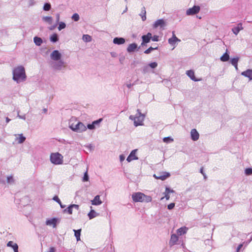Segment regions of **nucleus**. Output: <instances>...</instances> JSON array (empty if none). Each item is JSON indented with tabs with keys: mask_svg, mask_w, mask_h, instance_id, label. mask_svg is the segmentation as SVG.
Here are the masks:
<instances>
[{
	"mask_svg": "<svg viewBox=\"0 0 252 252\" xmlns=\"http://www.w3.org/2000/svg\"><path fill=\"white\" fill-rule=\"evenodd\" d=\"M189 228L186 226H183L176 230V233L174 234V245H179L184 247V241L185 235Z\"/></svg>",
	"mask_w": 252,
	"mask_h": 252,
	"instance_id": "f257e3e1",
	"label": "nucleus"
},
{
	"mask_svg": "<svg viewBox=\"0 0 252 252\" xmlns=\"http://www.w3.org/2000/svg\"><path fill=\"white\" fill-rule=\"evenodd\" d=\"M13 78L17 82L23 81L26 78L25 68L22 66H18L13 71Z\"/></svg>",
	"mask_w": 252,
	"mask_h": 252,
	"instance_id": "f03ea898",
	"label": "nucleus"
},
{
	"mask_svg": "<svg viewBox=\"0 0 252 252\" xmlns=\"http://www.w3.org/2000/svg\"><path fill=\"white\" fill-rule=\"evenodd\" d=\"M132 200L135 202H150L152 198L150 196L146 195L141 192L133 193L131 196Z\"/></svg>",
	"mask_w": 252,
	"mask_h": 252,
	"instance_id": "7ed1b4c3",
	"label": "nucleus"
},
{
	"mask_svg": "<svg viewBox=\"0 0 252 252\" xmlns=\"http://www.w3.org/2000/svg\"><path fill=\"white\" fill-rule=\"evenodd\" d=\"M137 111V113L135 116L130 115L129 117L130 120L133 121L134 125L135 126L143 125V121L145 118V115L142 114L139 109Z\"/></svg>",
	"mask_w": 252,
	"mask_h": 252,
	"instance_id": "20e7f679",
	"label": "nucleus"
},
{
	"mask_svg": "<svg viewBox=\"0 0 252 252\" xmlns=\"http://www.w3.org/2000/svg\"><path fill=\"white\" fill-rule=\"evenodd\" d=\"M69 127L74 131L76 132H82L87 129L86 126L81 122H78L75 124L72 123L70 125Z\"/></svg>",
	"mask_w": 252,
	"mask_h": 252,
	"instance_id": "39448f33",
	"label": "nucleus"
},
{
	"mask_svg": "<svg viewBox=\"0 0 252 252\" xmlns=\"http://www.w3.org/2000/svg\"><path fill=\"white\" fill-rule=\"evenodd\" d=\"M50 160L55 164H61L63 162V156L59 153H52L50 155Z\"/></svg>",
	"mask_w": 252,
	"mask_h": 252,
	"instance_id": "423d86ee",
	"label": "nucleus"
},
{
	"mask_svg": "<svg viewBox=\"0 0 252 252\" xmlns=\"http://www.w3.org/2000/svg\"><path fill=\"white\" fill-rule=\"evenodd\" d=\"M170 176V174L166 172H157L154 175V177L156 179L161 180L162 181L165 180L166 179Z\"/></svg>",
	"mask_w": 252,
	"mask_h": 252,
	"instance_id": "0eeeda50",
	"label": "nucleus"
},
{
	"mask_svg": "<svg viewBox=\"0 0 252 252\" xmlns=\"http://www.w3.org/2000/svg\"><path fill=\"white\" fill-rule=\"evenodd\" d=\"M200 8L199 6L194 5L192 7L188 9L186 11L187 15H193L198 13L200 11Z\"/></svg>",
	"mask_w": 252,
	"mask_h": 252,
	"instance_id": "6e6552de",
	"label": "nucleus"
},
{
	"mask_svg": "<svg viewBox=\"0 0 252 252\" xmlns=\"http://www.w3.org/2000/svg\"><path fill=\"white\" fill-rule=\"evenodd\" d=\"M73 208L75 209L76 210H78L79 208V206L78 205H76V204L70 205L66 209L64 210L63 212L64 213L67 212L68 214L71 215L72 214Z\"/></svg>",
	"mask_w": 252,
	"mask_h": 252,
	"instance_id": "1a4fd4ad",
	"label": "nucleus"
},
{
	"mask_svg": "<svg viewBox=\"0 0 252 252\" xmlns=\"http://www.w3.org/2000/svg\"><path fill=\"white\" fill-rule=\"evenodd\" d=\"M51 58L54 61H58L61 58V54L58 50H54L51 54Z\"/></svg>",
	"mask_w": 252,
	"mask_h": 252,
	"instance_id": "9d476101",
	"label": "nucleus"
},
{
	"mask_svg": "<svg viewBox=\"0 0 252 252\" xmlns=\"http://www.w3.org/2000/svg\"><path fill=\"white\" fill-rule=\"evenodd\" d=\"M137 150H132L129 155L127 158V161L128 162H130L131 161L135 159H137L138 158L136 156V153Z\"/></svg>",
	"mask_w": 252,
	"mask_h": 252,
	"instance_id": "9b49d317",
	"label": "nucleus"
},
{
	"mask_svg": "<svg viewBox=\"0 0 252 252\" xmlns=\"http://www.w3.org/2000/svg\"><path fill=\"white\" fill-rule=\"evenodd\" d=\"M191 138L193 141H196L199 139V134L196 129H192L190 132Z\"/></svg>",
	"mask_w": 252,
	"mask_h": 252,
	"instance_id": "f8f14e48",
	"label": "nucleus"
},
{
	"mask_svg": "<svg viewBox=\"0 0 252 252\" xmlns=\"http://www.w3.org/2000/svg\"><path fill=\"white\" fill-rule=\"evenodd\" d=\"M165 23L163 20L159 19L156 21L154 24L153 25V27L154 28H157L158 27L163 28L165 26Z\"/></svg>",
	"mask_w": 252,
	"mask_h": 252,
	"instance_id": "ddd939ff",
	"label": "nucleus"
},
{
	"mask_svg": "<svg viewBox=\"0 0 252 252\" xmlns=\"http://www.w3.org/2000/svg\"><path fill=\"white\" fill-rule=\"evenodd\" d=\"M151 38L152 34L150 32H148L146 35H143L142 36V43H141V45L149 42Z\"/></svg>",
	"mask_w": 252,
	"mask_h": 252,
	"instance_id": "4468645a",
	"label": "nucleus"
},
{
	"mask_svg": "<svg viewBox=\"0 0 252 252\" xmlns=\"http://www.w3.org/2000/svg\"><path fill=\"white\" fill-rule=\"evenodd\" d=\"M243 29V25L242 23H239L237 24L236 27H234L232 29V32L235 34L237 35L241 30Z\"/></svg>",
	"mask_w": 252,
	"mask_h": 252,
	"instance_id": "2eb2a0df",
	"label": "nucleus"
},
{
	"mask_svg": "<svg viewBox=\"0 0 252 252\" xmlns=\"http://www.w3.org/2000/svg\"><path fill=\"white\" fill-rule=\"evenodd\" d=\"M241 75L247 77L250 80H252V69H248L246 71H243L241 73Z\"/></svg>",
	"mask_w": 252,
	"mask_h": 252,
	"instance_id": "dca6fc26",
	"label": "nucleus"
},
{
	"mask_svg": "<svg viewBox=\"0 0 252 252\" xmlns=\"http://www.w3.org/2000/svg\"><path fill=\"white\" fill-rule=\"evenodd\" d=\"M187 75L193 81H199V79H197L195 78L194 76V72L192 70H189L187 71L186 72Z\"/></svg>",
	"mask_w": 252,
	"mask_h": 252,
	"instance_id": "f3484780",
	"label": "nucleus"
},
{
	"mask_svg": "<svg viewBox=\"0 0 252 252\" xmlns=\"http://www.w3.org/2000/svg\"><path fill=\"white\" fill-rule=\"evenodd\" d=\"M7 246L12 247L14 252H18V246L17 244L12 241H9L7 244Z\"/></svg>",
	"mask_w": 252,
	"mask_h": 252,
	"instance_id": "a211bd4d",
	"label": "nucleus"
},
{
	"mask_svg": "<svg viewBox=\"0 0 252 252\" xmlns=\"http://www.w3.org/2000/svg\"><path fill=\"white\" fill-rule=\"evenodd\" d=\"M57 219L56 218H53L50 220H47L46 221V224L47 225H53V227H56L57 223Z\"/></svg>",
	"mask_w": 252,
	"mask_h": 252,
	"instance_id": "6ab92c4d",
	"label": "nucleus"
},
{
	"mask_svg": "<svg viewBox=\"0 0 252 252\" xmlns=\"http://www.w3.org/2000/svg\"><path fill=\"white\" fill-rule=\"evenodd\" d=\"M102 203V201L100 199L99 195H97L95 196L94 199L92 200V204L94 205H98Z\"/></svg>",
	"mask_w": 252,
	"mask_h": 252,
	"instance_id": "aec40b11",
	"label": "nucleus"
},
{
	"mask_svg": "<svg viewBox=\"0 0 252 252\" xmlns=\"http://www.w3.org/2000/svg\"><path fill=\"white\" fill-rule=\"evenodd\" d=\"M113 42L116 44H123L125 42V39L122 37H115L113 39Z\"/></svg>",
	"mask_w": 252,
	"mask_h": 252,
	"instance_id": "412c9836",
	"label": "nucleus"
},
{
	"mask_svg": "<svg viewBox=\"0 0 252 252\" xmlns=\"http://www.w3.org/2000/svg\"><path fill=\"white\" fill-rule=\"evenodd\" d=\"M137 48V45L136 43H132L128 45L127 48L128 52H134Z\"/></svg>",
	"mask_w": 252,
	"mask_h": 252,
	"instance_id": "4be33fe9",
	"label": "nucleus"
},
{
	"mask_svg": "<svg viewBox=\"0 0 252 252\" xmlns=\"http://www.w3.org/2000/svg\"><path fill=\"white\" fill-rule=\"evenodd\" d=\"M54 68L56 69H61V68L62 67H65V65L64 64V62L62 61H60L59 62H58V63H56L55 64H54Z\"/></svg>",
	"mask_w": 252,
	"mask_h": 252,
	"instance_id": "5701e85b",
	"label": "nucleus"
},
{
	"mask_svg": "<svg viewBox=\"0 0 252 252\" xmlns=\"http://www.w3.org/2000/svg\"><path fill=\"white\" fill-rule=\"evenodd\" d=\"M172 191H170L167 188H166L165 191L164 192L165 195L161 198V200H163L165 198L166 200H168L170 198L169 193L172 192Z\"/></svg>",
	"mask_w": 252,
	"mask_h": 252,
	"instance_id": "b1692460",
	"label": "nucleus"
},
{
	"mask_svg": "<svg viewBox=\"0 0 252 252\" xmlns=\"http://www.w3.org/2000/svg\"><path fill=\"white\" fill-rule=\"evenodd\" d=\"M35 44L37 46H40L42 43V40L41 38L35 36L33 38Z\"/></svg>",
	"mask_w": 252,
	"mask_h": 252,
	"instance_id": "393cba45",
	"label": "nucleus"
},
{
	"mask_svg": "<svg viewBox=\"0 0 252 252\" xmlns=\"http://www.w3.org/2000/svg\"><path fill=\"white\" fill-rule=\"evenodd\" d=\"M229 59V56L227 52H225L221 57L220 60L222 62H226L228 61Z\"/></svg>",
	"mask_w": 252,
	"mask_h": 252,
	"instance_id": "a878e982",
	"label": "nucleus"
},
{
	"mask_svg": "<svg viewBox=\"0 0 252 252\" xmlns=\"http://www.w3.org/2000/svg\"><path fill=\"white\" fill-rule=\"evenodd\" d=\"M17 139L19 143H22L25 141L26 138L22 134H21L18 135V137H17Z\"/></svg>",
	"mask_w": 252,
	"mask_h": 252,
	"instance_id": "bb28decb",
	"label": "nucleus"
},
{
	"mask_svg": "<svg viewBox=\"0 0 252 252\" xmlns=\"http://www.w3.org/2000/svg\"><path fill=\"white\" fill-rule=\"evenodd\" d=\"M81 231V229H78L77 230H74V231L75 232L74 235H75V236L76 237L77 241H79L80 240Z\"/></svg>",
	"mask_w": 252,
	"mask_h": 252,
	"instance_id": "cd10ccee",
	"label": "nucleus"
},
{
	"mask_svg": "<svg viewBox=\"0 0 252 252\" xmlns=\"http://www.w3.org/2000/svg\"><path fill=\"white\" fill-rule=\"evenodd\" d=\"M88 216L90 219H93L96 216V213L94 210H92L88 214Z\"/></svg>",
	"mask_w": 252,
	"mask_h": 252,
	"instance_id": "c85d7f7f",
	"label": "nucleus"
},
{
	"mask_svg": "<svg viewBox=\"0 0 252 252\" xmlns=\"http://www.w3.org/2000/svg\"><path fill=\"white\" fill-rule=\"evenodd\" d=\"M83 40L86 42H89L91 41L92 37L88 34H84L83 36Z\"/></svg>",
	"mask_w": 252,
	"mask_h": 252,
	"instance_id": "c756f323",
	"label": "nucleus"
},
{
	"mask_svg": "<svg viewBox=\"0 0 252 252\" xmlns=\"http://www.w3.org/2000/svg\"><path fill=\"white\" fill-rule=\"evenodd\" d=\"M238 61H239L238 58H234L231 60L230 62H231V63L233 66H236L237 64L238 63Z\"/></svg>",
	"mask_w": 252,
	"mask_h": 252,
	"instance_id": "7c9ffc66",
	"label": "nucleus"
},
{
	"mask_svg": "<svg viewBox=\"0 0 252 252\" xmlns=\"http://www.w3.org/2000/svg\"><path fill=\"white\" fill-rule=\"evenodd\" d=\"M43 20L46 22L51 24L52 22V18L50 16H46L43 17Z\"/></svg>",
	"mask_w": 252,
	"mask_h": 252,
	"instance_id": "2f4dec72",
	"label": "nucleus"
},
{
	"mask_svg": "<svg viewBox=\"0 0 252 252\" xmlns=\"http://www.w3.org/2000/svg\"><path fill=\"white\" fill-rule=\"evenodd\" d=\"M50 40L54 42H55L56 41H58V35L57 34H53L51 37H50Z\"/></svg>",
	"mask_w": 252,
	"mask_h": 252,
	"instance_id": "473e14b6",
	"label": "nucleus"
},
{
	"mask_svg": "<svg viewBox=\"0 0 252 252\" xmlns=\"http://www.w3.org/2000/svg\"><path fill=\"white\" fill-rule=\"evenodd\" d=\"M66 27V25L63 22H60V24H59V26L58 27V30L59 31H61L62 30V29H63L65 28Z\"/></svg>",
	"mask_w": 252,
	"mask_h": 252,
	"instance_id": "72a5a7b5",
	"label": "nucleus"
},
{
	"mask_svg": "<svg viewBox=\"0 0 252 252\" xmlns=\"http://www.w3.org/2000/svg\"><path fill=\"white\" fill-rule=\"evenodd\" d=\"M245 173L247 175H251L252 174V168H248L245 170Z\"/></svg>",
	"mask_w": 252,
	"mask_h": 252,
	"instance_id": "f704fd0d",
	"label": "nucleus"
},
{
	"mask_svg": "<svg viewBox=\"0 0 252 252\" xmlns=\"http://www.w3.org/2000/svg\"><path fill=\"white\" fill-rule=\"evenodd\" d=\"M158 49V47H156L155 48H153L152 47H149L148 49H147V50H146L145 51H144V53L146 54H149L150 53H151V52L152 51H153V50L154 49Z\"/></svg>",
	"mask_w": 252,
	"mask_h": 252,
	"instance_id": "c9c22d12",
	"label": "nucleus"
},
{
	"mask_svg": "<svg viewBox=\"0 0 252 252\" xmlns=\"http://www.w3.org/2000/svg\"><path fill=\"white\" fill-rule=\"evenodd\" d=\"M72 19L74 21H78L79 20V16L77 13H75L72 15Z\"/></svg>",
	"mask_w": 252,
	"mask_h": 252,
	"instance_id": "e433bc0d",
	"label": "nucleus"
},
{
	"mask_svg": "<svg viewBox=\"0 0 252 252\" xmlns=\"http://www.w3.org/2000/svg\"><path fill=\"white\" fill-rule=\"evenodd\" d=\"M51 8V5L48 3H46L44 5V7H43V9L45 11H48Z\"/></svg>",
	"mask_w": 252,
	"mask_h": 252,
	"instance_id": "4c0bfd02",
	"label": "nucleus"
},
{
	"mask_svg": "<svg viewBox=\"0 0 252 252\" xmlns=\"http://www.w3.org/2000/svg\"><path fill=\"white\" fill-rule=\"evenodd\" d=\"M149 65L152 68H155L158 66V63L156 62H153L150 63Z\"/></svg>",
	"mask_w": 252,
	"mask_h": 252,
	"instance_id": "58836bf2",
	"label": "nucleus"
},
{
	"mask_svg": "<svg viewBox=\"0 0 252 252\" xmlns=\"http://www.w3.org/2000/svg\"><path fill=\"white\" fill-rule=\"evenodd\" d=\"M14 182V179L12 177V176H8L7 178V182L8 183H13Z\"/></svg>",
	"mask_w": 252,
	"mask_h": 252,
	"instance_id": "ea45409f",
	"label": "nucleus"
},
{
	"mask_svg": "<svg viewBox=\"0 0 252 252\" xmlns=\"http://www.w3.org/2000/svg\"><path fill=\"white\" fill-rule=\"evenodd\" d=\"M163 141L164 142H171L173 141V139H171L170 137H165L163 138Z\"/></svg>",
	"mask_w": 252,
	"mask_h": 252,
	"instance_id": "a19ab883",
	"label": "nucleus"
},
{
	"mask_svg": "<svg viewBox=\"0 0 252 252\" xmlns=\"http://www.w3.org/2000/svg\"><path fill=\"white\" fill-rule=\"evenodd\" d=\"M152 39L154 41H158L159 40V37L158 35H154V36H152Z\"/></svg>",
	"mask_w": 252,
	"mask_h": 252,
	"instance_id": "79ce46f5",
	"label": "nucleus"
},
{
	"mask_svg": "<svg viewBox=\"0 0 252 252\" xmlns=\"http://www.w3.org/2000/svg\"><path fill=\"white\" fill-rule=\"evenodd\" d=\"M87 127L90 129H93L95 127L94 125L93 124V123L92 124L88 125Z\"/></svg>",
	"mask_w": 252,
	"mask_h": 252,
	"instance_id": "37998d69",
	"label": "nucleus"
},
{
	"mask_svg": "<svg viewBox=\"0 0 252 252\" xmlns=\"http://www.w3.org/2000/svg\"><path fill=\"white\" fill-rule=\"evenodd\" d=\"M53 199L57 201L58 203H59L60 204H61V200L59 198V197L57 196H55L54 197H53Z\"/></svg>",
	"mask_w": 252,
	"mask_h": 252,
	"instance_id": "c03bdc74",
	"label": "nucleus"
},
{
	"mask_svg": "<svg viewBox=\"0 0 252 252\" xmlns=\"http://www.w3.org/2000/svg\"><path fill=\"white\" fill-rule=\"evenodd\" d=\"M181 40L179 39L176 35L174 34V48L175 47V45L178 42H180Z\"/></svg>",
	"mask_w": 252,
	"mask_h": 252,
	"instance_id": "a18cd8bd",
	"label": "nucleus"
},
{
	"mask_svg": "<svg viewBox=\"0 0 252 252\" xmlns=\"http://www.w3.org/2000/svg\"><path fill=\"white\" fill-rule=\"evenodd\" d=\"M89 179V177L88 176V174H87V173L86 172L85 173V175H84V178H83V180L84 181H87Z\"/></svg>",
	"mask_w": 252,
	"mask_h": 252,
	"instance_id": "49530a36",
	"label": "nucleus"
},
{
	"mask_svg": "<svg viewBox=\"0 0 252 252\" xmlns=\"http://www.w3.org/2000/svg\"><path fill=\"white\" fill-rule=\"evenodd\" d=\"M102 119H99V120H96V121H94V122H93V124L94 125H95V124H98L101 121H102Z\"/></svg>",
	"mask_w": 252,
	"mask_h": 252,
	"instance_id": "de8ad7c7",
	"label": "nucleus"
},
{
	"mask_svg": "<svg viewBox=\"0 0 252 252\" xmlns=\"http://www.w3.org/2000/svg\"><path fill=\"white\" fill-rule=\"evenodd\" d=\"M168 209L169 210L173 209V203H171L168 205Z\"/></svg>",
	"mask_w": 252,
	"mask_h": 252,
	"instance_id": "09e8293b",
	"label": "nucleus"
},
{
	"mask_svg": "<svg viewBox=\"0 0 252 252\" xmlns=\"http://www.w3.org/2000/svg\"><path fill=\"white\" fill-rule=\"evenodd\" d=\"M141 18H142V19L143 21H145L146 19V11L145 10H144V15L142 16Z\"/></svg>",
	"mask_w": 252,
	"mask_h": 252,
	"instance_id": "8fccbe9b",
	"label": "nucleus"
},
{
	"mask_svg": "<svg viewBox=\"0 0 252 252\" xmlns=\"http://www.w3.org/2000/svg\"><path fill=\"white\" fill-rule=\"evenodd\" d=\"M243 247V244H240L237 248V250H236V252H239V251H240V250L242 248V247Z\"/></svg>",
	"mask_w": 252,
	"mask_h": 252,
	"instance_id": "3c124183",
	"label": "nucleus"
},
{
	"mask_svg": "<svg viewBox=\"0 0 252 252\" xmlns=\"http://www.w3.org/2000/svg\"><path fill=\"white\" fill-rule=\"evenodd\" d=\"M49 252H55V249L54 247H50Z\"/></svg>",
	"mask_w": 252,
	"mask_h": 252,
	"instance_id": "603ef678",
	"label": "nucleus"
},
{
	"mask_svg": "<svg viewBox=\"0 0 252 252\" xmlns=\"http://www.w3.org/2000/svg\"><path fill=\"white\" fill-rule=\"evenodd\" d=\"M56 20H57V22L59 21V20H60V14H56Z\"/></svg>",
	"mask_w": 252,
	"mask_h": 252,
	"instance_id": "864d4df0",
	"label": "nucleus"
},
{
	"mask_svg": "<svg viewBox=\"0 0 252 252\" xmlns=\"http://www.w3.org/2000/svg\"><path fill=\"white\" fill-rule=\"evenodd\" d=\"M168 41L170 44H172L173 42V36L172 38H169Z\"/></svg>",
	"mask_w": 252,
	"mask_h": 252,
	"instance_id": "5fc2aeb1",
	"label": "nucleus"
},
{
	"mask_svg": "<svg viewBox=\"0 0 252 252\" xmlns=\"http://www.w3.org/2000/svg\"><path fill=\"white\" fill-rule=\"evenodd\" d=\"M200 173L203 175H204V172H203V168H201L200 169Z\"/></svg>",
	"mask_w": 252,
	"mask_h": 252,
	"instance_id": "6e6d98bb",
	"label": "nucleus"
},
{
	"mask_svg": "<svg viewBox=\"0 0 252 252\" xmlns=\"http://www.w3.org/2000/svg\"><path fill=\"white\" fill-rule=\"evenodd\" d=\"M173 238V234L171 235V240L170 241V244H171V243H172V239Z\"/></svg>",
	"mask_w": 252,
	"mask_h": 252,
	"instance_id": "4d7b16f0",
	"label": "nucleus"
},
{
	"mask_svg": "<svg viewBox=\"0 0 252 252\" xmlns=\"http://www.w3.org/2000/svg\"><path fill=\"white\" fill-rule=\"evenodd\" d=\"M120 159L121 161L123 160L124 159V157L123 156H120Z\"/></svg>",
	"mask_w": 252,
	"mask_h": 252,
	"instance_id": "13d9d810",
	"label": "nucleus"
},
{
	"mask_svg": "<svg viewBox=\"0 0 252 252\" xmlns=\"http://www.w3.org/2000/svg\"><path fill=\"white\" fill-rule=\"evenodd\" d=\"M10 121V120L7 117L6 118V121L7 123H8Z\"/></svg>",
	"mask_w": 252,
	"mask_h": 252,
	"instance_id": "bf43d9fd",
	"label": "nucleus"
},
{
	"mask_svg": "<svg viewBox=\"0 0 252 252\" xmlns=\"http://www.w3.org/2000/svg\"><path fill=\"white\" fill-rule=\"evenodd\" d=\"M60 206H61V207L63 208H64L65 207V206L64 205H62V203H61V204H60Z\"/></svg>",
	"mask_w": 252,
	"mask_h": 252,
	"instance_id": "052dcab7",
	"label": "nucleus"
},
{
	"mask_svg": "<svg viewBox=\"0 0 252 252\" xmlns=\"http://www.w3.org/2000/svg\"><path fill=\"white\" fill-rule=\"evenodd\" d=\"M234 66L235 67V68H236V69H238V64H237V65H236V66Z\"/></svg>",
	"mask_w": 252,
	"mask_h": 252,
	"instance_id": "680f3d73",
	"label": "nucleus"
},
{
	"mask_svg": "<svg viewBox=\"0 0 252 252\" xmlns=\"http://www.w3.org/2000/svg\"><path fill=\"white\" fill-rule=\"evenodd\" d=\"M203 176H204V178L205 179H206L207 176H206V175H205V173H204V175H203Z\"/></svg>",
	"mask_w": 252,
	"mask_h": 252,
	"instance_id": "e2e57ef3",
	"label": "nucleus"
}]
</instances>
